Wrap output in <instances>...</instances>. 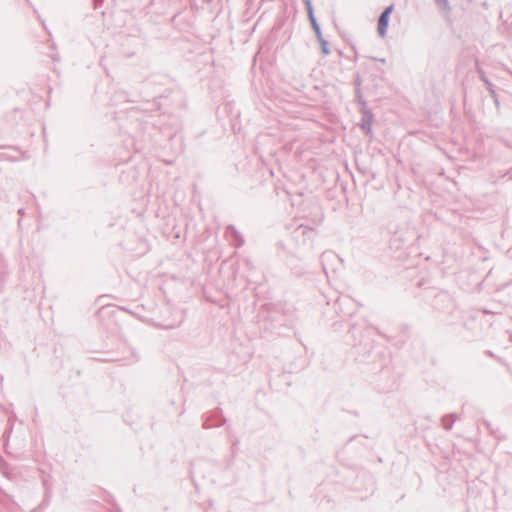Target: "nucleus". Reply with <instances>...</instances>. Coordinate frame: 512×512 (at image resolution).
<instances>
[{
	"mask_svg": "<svg viewBox=\"0 0 512 512\" xmlns=\"http://www.w3.org/2000/svg\"><path fill=\"white\" fill-rule=\"evenodd\" d=\"M393 11V6L387 7L384 12L381 14L379 21H378V32L380 36H385L388 24H389V16Z\"/></svg>",
	"mask_w": 512,
	"mask_h": 512,
	"instance_id": "1",
	"label": "nucleus"
}]
</instances>
